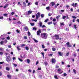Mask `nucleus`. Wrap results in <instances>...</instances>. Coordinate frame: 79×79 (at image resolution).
I'll return each mask as SVG.
<instances>
[{
	"mask_svg": "<svg viewBox=\"0 0 79 79\" xmlns=\"http://www.w3.org/2000/svg\"><path fill=\"white\" fill-rule=\"evenodd\" d=\"M41 36L42 38L43 39H47V36H48V34L45 33H42L41 35Z\"/></svg>",
	"mask_w": 79,
	"mask_h": 79,
	"instance_id": "obj_1",
	"label": "nucleus"
},
{
	"mask_svg": "<svg viewBox=\"0 0 79 79\" xmlns=\"http://www.w3.org/2000/svg\"><path fill=\"white\" fill-rule=\"evenodd\" d=\"M54 36L52 37V38H54V40H58V39H59V35H54Z\"/></svg>",
	"mask_w": 79,
	"mask_h": 79,
	"instance_id": "obj_2",
	"label": "nucleus"
},
{
	"mask_svg": "<svg viewBox=\"0 0 79 79\" xmlns=\"http://www.w3.org/2000/svg\"><path fill=\"white\" fill-rule=\"evenodd\" d=\"M37 14L35 15L36 18V19H39V18L40 16V13L38 12L37 13Z\"/></svg>",
	"mask_w": 79,
	"mask_h": 79,
	"instance_id": "obj_3",
	"label": "nucleus"
},
{
	"mask_svg": "<svg viewBox=\"0 0 79 79\" xmlns=\"http://www.w3.org/2000/svg\"><path fill=\"white\" fill-rule=\"evenodd\" d=\"M40 27H42V28H44V27H45V28H47V27L45 26V25H43L42 26V22H40L39 23Z\"/></svg>",
	"mask_w": 79,
	"mask_h": 79,
	"instance_id": "obj_4",
	"label": "nucleus"
},
{
	"mask_svg": "<svg viewBox=\"0 0 79 79\" xmlns=\"http://www.w3.org/2000/svg\"><path fill=\"white\" fill-rule=\"evenodd\" d=\"M66 44L67 45V47H71V45L69 44H70V43H69V42H68L67 43H66Z\"/></svg>",
	"mask_w": 79,
	"mask_h": 79,
	"instance_id": "obj_5",
	"label": "nucleus"
},
{
	"mask_svg": "<svg viewBox=\"0 0 79 79\" xmlns=\"http://www.w3.org/2000/svg\"><path fill=\"white\" fill-rule=\"evenodd\" d=\"M6 60L8 62L10 61L11 60V59H10V56H8L6 58Z\"/></svg>",
	"mask_w": 79,
	"mask_h": 79,
	"instance_id": "obj_6",
	"label": "nucleus"
},
{
	"mask_svg": "<svg viewBox=\"0 0 79 79\" xmlns=\"http://www.w3.org/2000/svg\"><path fill=\"white\" fill-rule=\"evenodd\" d=\"M24 29L26 31H27L29 30V28L27 26H25L24 27Z\"/></svg>",
	"mask_w": 79,
	"mask_h": 79,
	"instance_id": "obj_7",
	"label": "nucleus"
},
{
	"mask_svg": "<svg viewBox=\"0 0 79 79\" xmlns=\"http://www.w3.org/2000/svg\"><path fill=\"white\" fill-rule=\"evenodd\" d=\"M40 33H41V31L40 30H39L37 31V35H40Z\"/></svg>",
	"mask_w": 79,
	"mask_h": 79,
	"instance_id": "obj_8",
	"label": "nucleus"
},
{
	"mask_svg": "<svg viewBox=\"0 0 79 79\" xmlns=\"http://www.w3.org/2000/svg\"><path fill=\"white\" fill-rule=\"evenodd\" d=\"M52 63H55V62H56V60H55V59H52Z\"/></svg>",
	"mask_w": 79,
	"mask_h": 79,
	"instance_id": "obj_9",
	"label": "nucleus"
},
{
	"mask_svg": "<svg viewBox=\"0 0 79 79\" xmlns=\"http://www.w3.org/2000/svg\"><path fill=\"white\" fill-rule=\"evenodd\" d=\"M7 77H8V78H10V79L11 77V75H8L7 76Z\"/></svg>",
	"mask_w": 79,
	"mask_h": 79,
	"instance_id": "obj_10",
	"label": "nucleus"
},
{
	"mask_svg": "<svg viewBox=\"0 0 79 79\" xmlns=\"http://www.w3.org/2000/svg\"><path fill=\"white\" fill-rule=\"evenodd\" d=\"M23 6H24V7H26V3L25 2H23Z\"/></svg>",
	"mask_w": 79,
	"mask_h": 79,
	"instance_id": "obj_11",
	"label": "nucleus"
},
{
	"mask_svg": "<svg viewBox=\"0 0 79 79\" xmlns=\"http://www.w3.org/2000/svg\"><path fill=\"white\" fill-rule=\"evenodd\" d=\"M60 27H61V26H64V23H60Z\"/></svg>",
	"mask_w": 79,
	"mask_h": 79,
	"instance_id": "obj_12",
	"label": "nucleus"
},
{
	"mask_svg": "<svg viewBox=\"0 0 79 79\" xmlns=\"http://www.w3.org/2000/svg\"><path fill=\"white\" fill-rule=\"evenodd\" d=\"M6 70H7V71H10V68H9V67H6Z\"/></svg>",
	"mask_w": 79,
	"mask_h": 79,
	"instance_id": "obj_13",
	"label": "nucleus"
},
{
	"mask_svg": "<svg viewBox=\"0 0 79 79\" xmlns=\"http://www.w3.org/2000/svg\"><path fill=\"white\" fill-rule=\"evenodd\" d=\"M18 60L20 61H21V62H23V60L22 59H21L20 58H18Z\"/></svg>",
	"mask_w": 79,
	"mask_h": 79,
	"instance_id": "obj_14",
	"label": "nucleus"
},
{
	"mask_svg": "<svg viewBox=\"0 0 79 79\" xmlns=\"http://www.w3.org/2000/svg\"><path fill=\"white\" fill-rule=\"evenodd\" d=\"M73 26H74V29H77V26H76V25L75 24L73 25Z\"/></svg>",
	"mask_w": 79,
	"mask_h": 79,
	"instance_id": "obj_15",
	"label": "nucleus"
},
{
	"mask_svg": "<svg viewBox=\"0 0 79 79\" xmlns=\"http://www.w3.org/2000/svg\"><path fill=\"white\" fill-rule=\"evenodd\" d=\"M33 31H36L37 30V28L35 27H34L33 28Z\"/></svg>",
	"mask_w": 79,
	"mask_h": 79,
	"instance_id": "obj_16",
	"label": "nucleus"
},
{
	"mask_svg": "<svg viewBox=\"0 0 79 79\" xmlns=\"http://www.w3.org/2000/svg\"><path fill=\"white\" fill-rule=\"evenodd\" d=\"M48 20H49L48 19H47L45 20L44 22L45 23H47V22H48Z\"/></svg>",
	"mask_w": 79,
	"mask_h": 79,
	"instance_id": "obj_17",
	"label": "nucleus"
},
{
	"mask_svg": "<svg viewBox=\"0 0 79 79\" xmlns=\"http://www.w3.org/2000/svg\"><path fill=\"white\" fill-rule=\"evenodd\" d=\"M51 4H52V6H54L55 4L54 2H51Z\"/></svg>",
	"mask_w": 79,
	"mask_h": 79,
	"instance_id": "obj_18",
	"label": "nucleus"
},
{
	"mask_svg": "<svg viewBox=\"0 0 79 79\" xmlns=\"http://www.w3.org/2000/svg\"><path fill=\"white\" fill-rule=\"evenodd\" d=\"M23 38H24V39H25V40H26V39H27V37L26 36H24Z\"/></svg>",
	"mask_w": 79,
	"mask_h": 79,
	"instance_id": "obj_19",
	"label": "nucleus"
},
{
	"mask_svg": "<svg viewBox=\"0 0 79 79\" xmlns=\"http://www.w3.org/2000/svg\"><path fill=\"white\" fill-rule=\"evenodd\" d=\"M3 43H4V41H1L0 43L1 45H3Z\"/></svg>",
	"mask_w": 79,
	"mask_h": 79,
	"instance_id": "obj_20",
	"label": "nucleus"
},
{
	"mask_svg": "<svg viewBox=\"0 0 79 79\" xmlns=\"http://www.w3.org/2000/svg\"><path fill=\"white\" fill-rule=\"evenodd\" d=\"M41 18H44V14H41Z\"/></svg>",
	"mask_w": 79,
	"mask_h": 79,
	"instance_id": "obj_21",
	"label": "nucleus"
},
{
	"mask_svg": "<svg viewBox=\"0 0 79 79\" xmlns=\"http://www.w3.org/2000/svg\"><path fill=\"white\" fill-rule=\"evenodd\" d=\"M58 54L60 55V56H62V54L61 53V52H59Z\"/></svg>",
	"mask_w": 79,
	"mask_h": 79,
	"instance_id": "obj_22",
	"label": "nucleus"
},
{
	"mask_svg": "<svg viewBox=\"0 0 79 79\" xmlns=\"http://www.w3.org/2000/svg\"><path fill=\"white\" fill-rule=\"evenodd\" d=\"M74 7L75 8H76V7H77V3H75V4H74Z\"/></svg>",
	"mask_w": 79,
	"mask_h": 79,
	"instance_id": "obj_23",
	"label": "nucleus"
},
{
	"mask_svg": "<svg viewBox=\"0 0 79 79\" xmlns=\"http://www.w3.org/2000/svg\"><path fill=\"white\" fill-rule=\"evenodd\" d=\"M17 23L19 24H22V23L20 22V21L18 22Z\"/></svg>",
	"mask_w": 79,
	"mask_h": 79,
	"instance_id": "obj_24",
	"label": "nucleus"
},
{
	"mask_svg": "<svg viewBox=\"0 0 79 79\" xmlns=\"http://www.w3.org/2000/svg\"><path fill=\"white\" fill-rule=\"evenodd\" d=\"M27 15H30V10H29L27 13Z\"/></svg>",
	"mask_w": 79,
	"mask_h": 79,
	"instance_id": "obj_25",
	"label": "nucleus"
},
{
	"mask_svg": "<svg viewBox=\"0 0 79 79\" xmlns=\"http://www.w3.org/2000/svg\"><path fill=\"white\" fill-rule=\"evenodd\" d=\"M27 61L28 63H29V62H30V60H29V59H27Z\"/></svg>",
	"mask_w": 79,
	"mask_h": 79,
	"instance_id": "obj_26",
	"label": "nucleus"
},
{
	"mask_svg": "<svg viewBox=\"0 0 79 79\" xmlns=\"http://www.w3.org/2000/svg\"><path fill=\"white\" fill-rule=\"evenodd\" d=\"M52 51H55L56 50V49L55 48H52Z\"/></svg>",
	"mask_w": 79,
	"mask_h": 79,
	"instance_id": "obj_27",
	"label": "nucleus"
},
{
	"mask_svg": "<svg viewBox=\"0 0 79 79\" xmlns=\"http://www.w3.org/2000/svg\"><path fill=\"white\" fill-rule=\"evenodd\" d=\"M73 71L74 74H76V70L75 69H73Z\"/></svg>",
	"mask_w": 79,
	"mask_h": 79,
	"instance_id": "obj_28",
	"label": "nucleus"
},
{
	"mask_svg": "<svg viewBox=\"0 0 79 79\" xmlns=\"http://www.w3.org/2000/svg\"><path fill=\"white\" fill-rule=\"evenodd\" d=\"M33 40H34V42H36V43H37V42H38V41L37 40H36L34 39Z\"/></svg>",
	"mask_w": 79,
	"mask_h": 79,
	"instance_id": "obj_29",
	"label": "nucleus"
},
{
	"mask_svg": "<svg viewBox=\"0 0 79 79\" xmlns=\"http://www.w3.org/2000/svg\"><path fill=\"white\" fill-rule=\"evenodd\" d=\"M17 48L18 49V50L19 51L21 50V48H19V47L18 46L17 47Z\"/></svg>",
	"mask_w": 79,
	"mask_h": 79,
	"instance_id": "obj_30",
	"label": "nucleus"
},
{
	"mask_svg": "<svg viewBox=\"0 0 79 79\" xmlns=\"http://www.w3.org/2000/svg\"><path fill=\"white\" fill-rule=\"evenodd\" d=\"M54 77L55 79H58V78L57 77V76H56V75L54 76Z\"/></svg>",
	"mask_w": 79,
	"mask_h": 79,
	"instance_id": "obj_31",
	"label": "nucleus"
},
{
	"mask_svg": "<svg viewBox=\"0 0 79 79\" xmlns=\"http://www.w3.org/2000/svg\"><path fill=\"white\" fill-rule=\"evenodd\" d=\"M30 24L32 26H34V23H31Z\"/></svg>",
	"mask_w": 79,
	"mask_h": 79,
	"instance_id": "obj_32",
	"label": "nucleus"
},
{
	"mask_svg": "<svg viewBox=\"0 0 79 79\" xmlns=\"http://www.w3.org/2000/svg\"><path fill=\"white\" fill-rule=\"evenodd\" d=\"M46 9L47 10H49L50 9V7L48 6V7H46Z\"/></svg>",
	"mask_w": 79,
	"mask_h": 79,
	"instance_id": "obj_33",
	"label": "nucleus"
},
{
	"mask_svg": "<svg viewBox=\"0 0 79 79\" xmlns=\"http://www.w3.org/2000/svg\"><path fill=\"white\" fill-rule=\"evenodd\" d=\"M63 75H64V76H67V74L66 73L63 74Z\"/></svg>",
	"mask_w": 79,
	"mask_h": 79,
	"instance_id": "obj_34",
	"label": "nucleus"
},
{
	"mask_svg": "<svg viewBox=\"0 0 79 79\" xmlns=\"http://www.w3.org/2000/svg\"><path fill=\"white\" fill-rule=\"evenodd\" d=\"M16 31L17 33H19L20 32V31H19V30H17Z\"/></svg>",
	"mask_w": 79,
	"mask_h": 79,
	"instance_id": "obj_35",
	"label": "nucleus"
},
{
	"mask_svg": "<svg viewBox=\"0 0 79 79\" xmlns=\"http://www.w3.org/2000/svg\"><path fill=\"white\" fill-rule=\"evenodd\" d=\"M35 4L36 5H38L39 3H38V2H35Z\"/></svg>",
	"mask_w": 79,
	"mask_h": 79,
	"instance_id": "obj_36",
	"label": "nucleus"
},
{
	"mask_svg": "<svg viewBox=\"0 0 79 79\" xmlns=\"http://www.w3.org/2000/svg\"><path fill=\"white\" fill-rule=\"evenodd\" d=\"M25 48H26V50H29V48H28V47H26Z\"/></svg>",
	"mask_w": 79,
	"mask_h": 79,
	"instance_id": "obj_37",
	"label": "nucleus"
},
{
	"mask_svg": "<svg viewBox=\"0 0 79 79\" xmlns=\"http://www.w3.org/2000/svg\"><path fill=\"white\" fill-rule=\"evenodd\" d=\"M60 15H59L58 16H57V17H56V18L57 19H58V18H60Z\"/></svg>",
	"mask_w": 79,
	"mask_h": 79,
	"instance_id": "obj_38",
	"label": "nucleus"
},
{
	"mask_svg": "<svg viewBox=\"0 0 79 79\" xmlns=\"http://www.w3.org/2000/svg\"><path fill=\"white\" fill-rule=\"evenodd\" d=\"M73 56H74V57H76V56H77V54L76 53H75L73 55Z\"/></svg>",
	"mask_w": 79,
	"mask_h": 79,
	"instance_id": "obj_39",
	"label": "nucleus"
},
{
	"mask_svg": "<svg viewBox=\"0 0 79 79\" xmlns=\"http://www.w3.org/2000/svg\"><path fill=\"white\" fill-rule=\"evenodd\" d=\"M14 14H15V12H12L11 13V15L12 16V15H13Z\"/></svg>",
	"mask_w": 79,
	"mask_h": 79,
	"instance_id": "obj_40",
	"label": "nucleus"
},
{
	"mask_svg": "<svg viewBox=\"0 0 79 79\" xmlns=\"http://www.w3.org/2000/svg\"><path fill=\"white\" fill-rule=\"evenodd\" d=\"M6 39L7 40H10V38L9 36H8V37H6Z\"/></svg>",
	"mask_w": 79,
	"mask_h": 79,
	"instance_id": "obj_41",
	"label": "nucleus"
},
{
	"mask_svg": "<svg viewBox=\"0 0 79 79\" xmlns=\"http://www.w3.org/2000/svg\"><path fill=\"white\" fill-rule=\"evenodd\" d=\"M66 18V16H63L62 17V18H63V19H65V18Z\"/></svg>",
	"mask_w": 79,
	"mask_h": 79,
	"instance_id": "obj_42",
	"label": "nucleus"
},
{
	"mask_svg": "<svg viewBox=\"0 0 79 79\" xmlns=\"http://www.w3.org/2000/svg\"><path fill=\"white\" fill-rule=\"evenodd\" d=\"M3 54V52H0V55H2Z\"/></svg>",
	"mask_w": 79,
	"mask_h": 79,
	"instance_id": "obj_43",
	"label": "nucleus"
},
{
	"mask_svg": "<svg viewBox=\"0 0 79 79\" xmlns=\"http://www.w3.org/2000/svg\"><path fill=\"white\" fill-rule=\"evenodd\" d=\"M69 52H68V53H67L66 54V56H69Z\"/></svg>",
	"mask_w": 79,
	"mask_h": 79,
	"instance_id": "obj_44",
	"label": "nucleus"
},
{
	"mask_svg": "<svg viewBox=\"0 0 79 79\" xmlns=\"http://www.w3.org/2000/svg\"><path fill=\"white\" fill-rule=\"evenodd\" d=\"M72 18L75 19H76V18H77V17L75 16H72Z\"/></svg>",
	"mask_w": 79,
	"mask_h": 79,
	"instance_id": "obj_45",
	"label": "nucleus"
},
{
	"mask_svg": "<svg viewBox=\"0 0 79 79\" xmlns=\"http://www.w3.org/2000/svg\"><path fill=\"white\" fill-rule=\"evenodd\" d=\"M61 70V69H59L57 71L58 72H60V71Z\"/></svg>",
	"mask_w": 79,
	"mask_h": 79,
	"instance_id": "obj_46",
	"label": "nucleus"
},
{
	"mask_svg": "<svg viewBox=\"0 0 79 79\" xmlns=\"http://www.w3.org/2000/svg\"><path fill=\"white\" fill-rule=\"evenodd\" d=\"M20 57L22 59V58H23V56H22V55H20Z\"/></svg>",
	"mask_w": 79,
	"mask_h": 79,
	"instance_id": "obj_47",
	"label": "nucleus"
},
{
	"mask_svg": "<svg viewBox=\"0 0 79 79\" xmlns=\"http://www.w3.org/2000/svg\"><path fill=\"white\" fill-rule=\"evenodd\" d=\"M24 46H25V44H22L21 45L22 47H24Z\"/></svg>",
	"mask_w": 79,
	"mask_h": 79,
	"instance_id": "obj_48",
	"label": "nucleus"
},
{
	"mask_svg": "<svg viewBox=\"0 0 79 79\" xmlns=\"http://www.w3.org/2000/svg\"><path fill=\"white\" fill-rule=\"evenodd\" d=\"M3 15L4 16H8V14H4Z\"/></svg>",
	"mask_w": 79,
	"mask_h": 79,
	"instance_id": "obj_49",
	"label": "nucleus"
},
{
	"mask_svg": "<svg viewBox=\"0 0 79 79\" xmlns=\"http://www.w3.org/2000/svg\"><path fill=\"white\" fill-rule=\"evenodd\" d=\"M3 16L0 17V19H3Z\"/></svg>",
	"mask_w": 79,
	"mask_h": 79,
	"instance_id": "obj_50",
	"label": "nucleus"
},
{
	"mask_svg": "<svg viewBox=\"0 0 79 79\" xmlns=\"http://www.w3.org/2000/svg\"><path fill=\"white\" fill-rule=\"evenodd\" d=\"M42 48H45V46H44V44L42 45Z\"/></svg>",
	"mask_w": 79,
	"mask_h": 79,
	"instance_id": "obj_51",
	"label": "nucleus"
},
{
	"mask_svg": "<svg viewBox=\"0 0 79 79\" xmlns=\"http://www.w3.org/2000/svg\"><path fill=\"white\" fill-rule=\"evenodd\" d=\"M8 48H11V45H8Z\"/></svg>",
	"mask_w": 79,
	"mask_h": 79,
	"instance_id": "obj_52",
	"label": "nucleus"
},
{
	"mask_svg": "<svg viewBox=\"0 0 79 79\" xmlns=\"http://www.w3.org/2000/svg\"><path fill=\"white\" fill-rule=\"evenodd\" d=\"M18 5H21V3L19 2H18Z\"/></svg>",
	"mask_w": 79,
	"mask_h": 79,
	"instance_id": "obj_53",
	"label": "nucleus"
},
{
	"mask_svg": "<svg viewBox=\"0 0 79 79\" xmlns=\"http://www.w3.org/2000/svg\"><path fill=\"white\" fill-rule=\"evenodd\" d=\"M32 21H35V22H37V21L36 19H32Z\"/></svg>",
	"mask_w": 79,
	"mask_h": 79,
	"instance_id": "obj_54",
	"label": "nucleus"
},
{
	"mask_svg": "<svg viewBox=\"0 0 79 79\" xmlns=\"http://www.w3.org/2000/svg\"><path fill=\"white\" fill-rule=\"evenodd\" d=\"M14 66H15V67H16V66H17V64H13Z\"/></svg>",
	"mask_w": 79,
	"mask_h": 79,
	"instance_id": "obj_55",
	"label": "nucleus"
},
{
	"mask_svg": "<svg viewBox=\"0 0 79 79\" xmlns=\"http://www.w3.org/2000/svg\"><path fill=\"white\" fill-rule=\"evenodd\" d=\"M23 58H26V55H25V54H24L23 55Z\"/></svg>",
	"mask_w": 79,
	"mask_h": 79,
	"instance_id": "obj_56",
	"label": "nucleus"
},
{
	"mask_svg": "<svg viewBox=\"0 0 79 79\" xmlns=\"http://www.w3.org/2000/svg\"><path fill=\"white\" fill-rule=\"evenodd\" d=\"M72 24H73V23H71L69 25V27L71 26V25H72Z\"/></svg>",
	"mask_w": 79,
	"mask_h": 79,
	"instance_id": "obj_57",
	"label": "nucleus"
},
{
	"mask_svg": "<svg viewBox=\"0 0 79 79\" xmlns=\"http://www.w3.org/2000/svg\"><path fill=\"white\" fill-rule=\"evenodd\" d=\"M56 68H59V66H58V65H56Z\"/></svg>",
	"mask_w": 79,
	"mask_h": 79,
	"instance_id": "obj_58",
	"label": "nucleus"
},
{
	"mask_svg": "<svg viewBox=\"0 0 79 79\" xmlns=\"http://www.w3.org/2000/svg\"><path fill=\"white\" fill-rule=\"evenodd\" d=\"M72 60L73 62H74V58H72Z\"/></svg>",
	"mask_w": 79,
	"mask_h": 79,
	"instance_id": "obj_59",
	"label": "nucleus"
},
{
	"mask_svg": "<svg viewBox=\"0 0 79 79\" xmlns=\"http://www.w3.org/2000/svg\"><path fill=\"white\" fill-rule=\"evenodd\" d=\"M28 35H30V32H29V31L28 32Z\"/></svg>",
	"mask_w": 79,
	"mask_h": 79,
	"instance_id": "obj_60",
	"label": "nucleus"
},
{
	"mask_svg": "<svg viewBox=\"0 0 79 79\" xmlns=\"http://www.w3.org/2000/svg\"><path fill=\"white\" fill-rule=\"evenodd\" d=\"M38 70H41V68H38Z\"/></svg>",
	"mask_w": 79,
	"mask_h": 79,
	"instance_id": "obj_61",
	"label": "nucleus"
},
{
	"mask_svg": "<svg viewBox=\"0 0 79 79\" xmlns=\"http://www.w3.org/2000/svg\"><path fill=\"white\" fill-rule=\"evenodd\" d=\"M52 15V14L50 13L49 14H48V16H51V15Z\"/></svg>",
	"mask_w": 79,
	"mask_h": 79,
	"instance_id": "obj_62",
	"label": "nucleus"
},
{
	"mask_svg": "<svg viewBox=\"0 0 79 79\" xmlns=\"http://www.w3.org/2000/svg\"><path fill=\"white\" fill-rule=\"evenodd\" d=\"M53 21H54V22H55V21H56V19H53Z\"/></svg>",
	"mask_w": 79,
	"mask_h": 79,
	"instance_id": "obj_63",
	"label": "nucleus"
},
{
	"mask_svg": "<svg viewBox=\"0 0 79 79\" xmlns=\"http://www.w3.org/2000/svg\"><path fill=\"white\" fill-rule=\"evenodd\" d=\"M77 22H78V23H79V19H77Z\"/></svg>",
	"mask_w": 79,
	"mask_h": 79,
	"instance_id": "obj_64",
	"label": "nucleus"
}]
</instances>
